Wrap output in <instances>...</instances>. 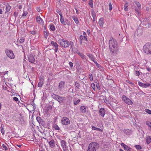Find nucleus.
<instances>
[{
    "instance_id": "8",
    "label": "nucleus",
    "mask_w": 151,
    "mask_h": 151,
    "mask_svg": "<svg viewBox=\"0 0 151 151\" xmlns=\"http://www.w3.org/2000/svg\"><path fill=\"white\" fill-rule=\"evenodd\" d=\"M52 97L58 101L59 103H61V101L64 100V98L60 97L58 95H52Z\"/></svg>"
},
{
    "instance_id": "33",
    "label": "nucleus",
    "mask_w": 151,
    "mask_h": 151,
    "mask_svg": "<svg viewBox=\"0 0 151 151\" xmlns=\"http://www.w3.org/2000/svg\"><path fill=\"white\" fill-rule=\"evenodd\" d=\"M75 85L76 87L77 88H79L80 87V85L79 83L77 82H75Z\"/></svg>"
},
{
    "instance_id": "16",
    "label": "nucleus",
    "mask_w": 151,
    "mask_h": 151,
    "mask_svg": "<svg viewBox=\"0 0 151 151\" xmlns=\"http://www.w3.org/2000/svg\"><path fill=\"white\" fill-rule=\"evenodd\" d=\"M79 38L80 40V42L81 44L82 42V40H84L86 41H87V38L86 37V36L85 35L83 36L82 35H81L79 37Z\"/></svg>"
},
{
    "instance_id": "15",
    "label": "nucleus",
    "mask_w": 151,
    "mask_h": 151,
    "mask_svg": "<svg viewBox=\"0 0 151 151\" xmlns=\"http://www.w3.org/2000/svg\"><path fill=\"white\" fill-rule=\"evenodd\" d=\"M36 20L37 22L41 24H43L44 23L43 20L40 16H37L36 17Z\"/></svg>"
},
{
    "instance_id": "46",
    "label": "nucleus",
    "mask_w": 151,
    "mask_h": 151,
    "mask_svg": "<svg viewBox=\"0 0 151 151\" xmlns=\"http://www.w3.org/2000/svg\"><path fill=\"white\" fill-rule=\"evenodd\" d=\"M146 124L147 125H148L149 127H150L151 126V122H150L148 121H147L146 122Z\"/></svg>"
},
{
    "instance_id": "29",
    "label": "nucleus",
    "mask_w": 151,
    "mask_h": 151,
    "mask_svg": "<svg viewBox=\"0 0 151 151\" xmlns=\"http://www.w3.org/2000/svg\"><path fill=\"white\" fill-rule=\"evenodd\" d=\"M39 124H41L42 126H43L44 127H46V125L45 124V121L43 120L42 119L41 121Z\"/></svg>"
},
{
    "instance_id": "22",
    "label": "nucleus",
    "mask_w": 151,
    "mask_h": 151,
    "mask_svg": "<svg viewBox=\"0 0 151 151\" xmlns=\"http://www.w3.org/2000/svg\"><path fill=\"white\" fill-rule=\"evenodd\" d=\"M92 129L93 130H94L98 131H99L100 132H102V130L101 129L96 127H95L94 126H92Z\"/></svg>"
},
{
    "instance_id": "17",
    "label": "nucleus",
    "mask_w": 151,
    "mask_h": 151,
    "mask_svg": "<svg viewBox=\"0 0 151 151\" xmlns=\"http://www.w3.org/2000/svg\"><path fill=\"white\" fill-rule=\"evenodd\" d=\"M72 18L74 20L75 23L77 24H79V22L77 17L73 15L72 16Z\"/></svg>"
},
{
    "instance_id": "10",
    "label": "nucleus",
    "mask_w": 151,
    "mask_h": 151,
    "mask_svg": "<svg viewBox=\"0 0 151 151\" xmlns=\"http://www.w3.org/2000/svg\"><path fill=\"white\" fill-rule=\"evenodd\" d=\"M121 145L124 148L125 150H127V151H132V149L131 148L124 143H122L121 144Z\"/></svg>"
},
{
    "instance_id": "36",
    "label": "nucleus",
    "mask_w": 151,
    "mask_h": 151,
    "mask_svg": "<svg viewBox=\"0 0 151 151\" xmlns=\"http://www.w3.org/2000/svg\"><path fill=\"white\" fill-rule=\"evenodd\" d=\"M56 12L60 16V17L61 16H62V12H61V11H60L59 10H56Z\"/></svg>"
},
{
    "instance_id": "57",
    "label": "nucleus",
    "mask_w": 151,
    "mask_h": 151,
    "mask_svg": "<svg viewBox=\"0 0 151 151\" xmlns=\"http://www.w3.org/2000/svg\"><path fill=\"white\" fill-rule=\"evenodd\" d=\"M47 108L48 109V110H49L50 109H52V106H48Z\"/></svg>"
},
{
    "instance_id": "44",
    "label": "nucleus",
    "mask_w": 151,
    "mask_h": 151,
    "mask_svg": "<svg viewBox=\"0 0 151 151\" xmlns=\"http://www.w3.org/2000/svg\"><path fill=\"white\" fill-rule=\"evenodd\" d=\"M28 14L27 12L24 11L23 13L22 14V16H26Z\"/></svg>"
},
{
    "instance_id": "23",
    "label": "nucleus",
    "mask_w": 151,
    "mask_h": 151,
    "mask_svg": "<svg viewBox=\"0 0 151 151\" xmlns=\"http://www.w3.org/2000/svg\"><path fill=\"white\" fill-rule=\"evenodd\" d=\"M88 5L91 8L93 7V0H89L88 2Z\"/></svg>"
},
{
    "instance_id": "7",
    "label": "nucleus",
    "mask_w": 151,
    "mask_h": 151,
    "mask_svg": "<svg viewBox=\"0 0 151 151\" xmlns=\"http://www.w3.org/2000/svg\"><path fill=\"white\" fill-rule=\"evenodd\" d=\"M61 122L63 124L65 125H68L70 122L69 119L66 117H63L61 120Z\"/></svg>"
},
{
    "instance_id": "55",
    "label": "nucleus",
    "mask_w": 151,
    "mask_h": 151,
    "mask_svg": "<svg viewBox=\"0 0 151 151\" xmlns=\"http://www.w3.org/2000/svg\"><path fill=\"white\" fill-rule=\"evenodd\" d=\"M69 65L70 66V67H72L73 66V64L71 62H69Z\"/></svg>"
},
{
    "instance_id": "26",
    "label": "nucleus",
    "mask_w": 151,
    "mask_h": 151,
    "mask_svg": "<svg viewBox=\"0 0 151 151\" xmlns=\"http://www.w3.org/2000/svg\"><path fill=\"white\" fill-rule=\"evenodd\" d=\"M80 108L82 113H85L86 111V109L84 106H81Z\"/></svg>"
},
{
    "instance_id": "49",
    "label": "nucleus",
    "mask_w": 151,
    "mask_h": 151,
    "mask_svg": "<svg viewBox=\"0 0 151 151\" xmlns=\"http://www.w3.org/2000/svg\"><path fill=\"white\" fill-rule=\"evenodd\" d=\"M30 33L33 35H35L36 34V32L34 31H30Z\"/></svg>"
},
{
    "instance_id": "34",
    "label": "nucleus",
    "mask_w": 151,
    "mask_h": 151,
    "mask_svg": "<svg viewBox=\"0 0 151 151\" xmlns=\"http://www.w3.org/2000/svg\"><path fill=\"white\" fill-rule=\"evenodd\" d=\"M138 150H140L142 149V147L140 145H135L134 146Z\"/></svg>"
},
{
    "instance_id": "14",
    "label": "nucleus",
    "mask_w": 151,
    "mask_h": 151,
    "mask_svg": "<svg viewBox=\"0 0 151 151\" xmlns=\"http://www.w3.org/2000/svg\"><path fill=\"white\" fill-rule=\"evenodd\" d=\"M105 112V110L104 108H101L99 110L100 115L102 117L104 116Z\"/></svg>"
},
{
    "instance_id": "43",
    "label": "nucleus",
    "mask_w": 151,
    "mask_h": 151,
    "mask_svg": "<svg viewBox=\"0 0 151 151\" xmlns=\"http://www.w3.org/2000/svg\"><path fill=\"white\" fill-rule=\"evenodd\" d=\"M2 147L5 150H8V148L6 147V146L4 145V144H3L2 145Z\"/></svg>"
},
{
    "instance_id": "19",
    "label": "nucleus",
    "mask_w": 151,
    "mask_h": 151,
    "mask_svg": "<svg viewBox=\"0 0 151 151\" xmlns=\"http://www.w3.org/2000/svg\"><path fill=\"white\" fill-rule=\"evenodd\" d=\"M49 144L50 146L52 148L54 147L55 146L54 140H50L49 142Z\"/></svg>"
},
{
    "instance_id": "58",
    "label": "nucleus",
    "mask_w": 151,
    "mask_h": 151,
    "mask_svg": "<svg viewBox=\"0 0 151 151\" xmlns=\"http://www.w3.org/2000/svg\"><path fill=\"white\" fill-rule=\"evenodd\" d=\"M96 66L98 68H100L101 67V65L98 64L97 65H96Z\"/></svg>"
},
{
    "instance_id": "11",
    "label": "nucleus",
    "mask_w": 151,
    "mask_h": 151,
    "mask_svg": "<svg viewBox=\"0 0 151 151\" xmlns=\"http://www.w3.org/2000/svg\"><path fill=\"white\" fill-rule=\"evenodd\" d=\"M28 59L29 61L31 63H34L35 62V58L32 55L30 54L28 55Z\"/></svg>"
},
{
    "instance_id": "53",
    "label": "nucleus",
    "mask_w": 151,
    "mask_h": 151,
    "mask_svg": "<svg viewBox=\"0 0 151 151\" xmlns=\"http://www.w3.org/2000/svg\"><path fill=\"white\" fill-rule=\"evenodd\" d=\"M53 46L55 47V48H58V45L56 42L54 45Z\"/></svg>"
},
{
    "instance_id": "39",
    "label": "nucleus",
    "mask_w": 151,
    "mask_h": 151,
    "mask_svg": "<svg viewBox=\"0 0 151 151\" xmlns=\"http://www.w3.org/2000/svg\"><path fill=\"white\" fill-rule=\"evenodd\" d=\"M36 119L37 120V122L39 123L41 121V120H42L41 119V118L40 117V116H37V117H36Z\"/></svg>"
},
{
    "instance_id": "45",
    "label": "nucleus",
    "mask_w": 151,
    "mask_h": 151,
    "mask_svg": "<svg viewBox=\"0 0 151 151\" xmlns=\"http://www.w3.org/2000/svg\"><path fill=\"white\" fill-rule=\"evenodd\" d=\"M109 9L110 11H111L112 10L113 7H112V5L111 3H109Z\"/></svg>"
},
{
    "instance_id": "4",
    "label": "nucleus",
    "mask_w": 151,
    "mask_h": 151,
    "mask_svg": "<svg viewBox=\"0 0 151 151\" xmlns=\"http://www.w3.org/2000/svg\"><path fill=\"white\" fill-rule=\"evenodd\" d=\"M58 43L60 46L64 48H66L69 46L70 43L68 40L64 39H59L58 40Z\"/></svg>"
},
{
    "instance_id": "60",
    "label": "nucleus",
    "mask_w": 151,
    "mask_h": 151,
    "mask_svg": "<svg viewBox=\"0 0 151 151\" xmlns=\"http://www.w3.org/2000/svg\"><path fill=\"white\" fill-rule=\"evenodd\" d=\"M146 69H147V70L148 71H149L151 70L150 68H149V67H147L146 68Z\"/></svg>"
},
{
    "instance_id": "2",
    "label": "nucleus",
    "mask_w": 151,
    "mask_h": 151,
    "mask_svg": "<svg viewBox=\"0 0 151 151\" xmlns=\"http://www.w3.org/2000/svg\"><path fill=\"white\" fill-rule=\"evenodd\" d=\"M99 147V145L96 142L91 143L89 145L87 151H96V149Z\"/></svg>"
},
{
    "instance_id": "13",
    "label": "nucleus",
    "mask_w": 151,
    "mask_h": 151,
    "mask_svg": "<svg viewBox=\"0 0 151 151\" xmlns=\"http://www.w3.org/2000/svg\"><path fill=\"white\" fill-rule=\"evenodd\" d=\"M65 82L64 81H60L58 85L59 89H61L63 88L65 86Z\"/></svg>"
},
{
    "instance_id": "47",
    "label": "nucleus",
    "mask_w": 151,
    "mask_h": 151,
    "mask_svg": "<svg viewBox=\"0 0 151 151\" xmlns=\"http://www.w3.org/2000/svg\"><path fill=\"white\" fill-rule=\"evenodd\" d=\"M1 132L2 134H4V130L3 127H1Z\"/></svg>"
},
{
    "instance_id": "54",
    "label": "nucleus",
    "mask_w": 151,
    "mask_h": 151,
    "mask_svg": "<svg viewBox=\"0 0 151 151\" xmlns=\"http://www.w3.org/2000/svg\"><path fill=\"white\" fill-rule=\"evenodd\" d=\"M24 41V40L23 39H21L19 40V42L20 43H22Z\"/></svg>"
},
{
    "instance_id": "1",
    "label": "nucleus",
    "mask_w": 151,
    "mask_h": 151,
    "mask_svg": "<svg viewBox=\"0 0 151 151\" xmlns=\"http://www.w3.org/2000/svg\"><path fill=\"white\" fill-rule=\"evenodd\" d=\"M109 45L111 54L113 55H116L119 52L116 41L112 38L109 40Z\"/></svg>"
},
{
    "instance_id": "37",
    "label": "nucleus",
    "mask_w": 151,
    "mask_h": 151,
    "mask_svg": "<svg viewBox=\"0 0 151 151\" xmlns=\"http://www.w3.org/2000/svg\"><path fill=\"white\" fill-rule=\"evenodd\" d=\"M10 9H11V6L9 5H8L6 7V11L7 12H9L10 10Z\"/></svg>"
},
{
    "instance_id": "3",
    "label": "nucleus",
    "mask_w": 151,
    "mask_h": 151,
    "mask_svg": "<svg viewBox=\"0 0 151 151\" xmlns=\"http://www.w3.org/2000/svg\"><path fill=\"white\" fill-rule=\"evenodd\" d=\"M143 50L146 54H151V43H147L145 44L143 46Z\"/></svg>"
},
{
    "instance_id": "28",
    "label": "nucleus",
    "mask_w": 151,
    "mask_h": 151,
    "mask_svg": "<svg viewBox=\"0 0 151 151\" xmlns=\"http://www.w3.org/2000/svg\"><path fill=\"white\" fill-rule=\"evenodd\" d=\"M135 4L137 6L138 9L140 10L141 9V5L138 2L135 1L134 2Z\"/></svg>"
},
{
    "instance_id": "61",
    "label": "nucleus",
    "mask_w": 151,
    "mask_h": 151,
    "mask_svg": "<svg viewBox=\"0 0 151 151\" xmlns=\"http://www.w3.org/2000/svg\"><path fill=\"white\" fill-rule=\"evenodd\" d=\"M56 43V42H55L53 41H52L51 42V44L52 45H54V44H55V43Z\"/></svg>"
},
{
    "instance_id": "62",
    "label": "nucleus",
    "mask_w": 151,
    "mask_h": 151,
    "mask_svg": "<svg viewBox=\"0 0 151 151\" xmlns=\"http://www.w3.org/2000/svg\"><path fill=\"white\" fill-rule=\"evenodd\" d=\"M58 50V48H55V52H57Z\"/></svg>"
},
{
    "instance_id": "59",
    "label": "nucleus",
    "mask_w": 151,
    "mask_h": 151,
    "mask_svg": "<svg viewBox=\"0 0 151 151\" xmlns=\"http://www.w3.org/2000/svg\"><path fill=\"white\" fill-rule=\"evenodd\" d=\"M75 9L76 11V13L77 14H78L79 13L78 11V10L76 8H75Z\"/></svg>"
},
{
    "instance_id": "20",
    "label": "nucleus",
    "mask_w": 151,
    "mask_h": 151,
    "mask_svg": "<svg viewBox=\"0 0 151 151\" xmlns=\"http://www.w3.org/2000/svg\"><path fill=\"white\" fill-rule=\"evenodd\" d=\"M77 53L81 57L82 59H86V56L82 53H81L80 52H77Z\"/></svg>"
},
{
    "instance_id": "25",
    "label": "nucleus",
    "mask_w": 151,
    "mask_h": 151,
    "mask_svg": "<svg viewBox=\"0 0 151 151\" xmlns=\"http://www.w3.org/2000/svg\"><path fill=\"white\" fill-rule=\"evenodd\" d=\"M146 141L147 144H149L151 142V138L150 136L147 137Z\"/></svg>"
},
{
    "instance_id": "42",
    "label": "nucleus",
    "mask_w": 151,
    "mask_h": 151,
    "mask_svg": "<svg viewBox=\"0 0 151 151\" xmlns=\"http://www.w3.org/2000/svg\"><path fill=\"white\" fill-rule=\"evenodd\" d=\"M80 101V100L78 99L77 100L76 102L74 101V104L76 105L78 104Z\"/></svg>"
},
{
    "instance_id": "40",
    "label": "nucleus",
    "mask_w": 151,
    "mask_h": 151,
    "mask_svg": "<svg viewBox=\"0 0 151 151\" xmlns=\"http://www.w3.org/2000/svg\"><path fill=\"white\" fill-rule=\"evenodd\" d=\"M89 78L91 81H92L93 80V78L92 75L91 74H89Z\"/></svg>"
},
{
    "instance_id": "52",
    "label": "nucleus",
    "mask_w": 151,
    "mask_h": 151,
    "mask_svg": "<svg viewBox=\"0 0 151 151\" xmlns=\"http://www.w3.org/2000/svg\"><path fill=\"white\" fill-rule=\"evenodd\" d=\"M13 99L14 100L16 101H18V98L17 97H14L13 98Z\"/></svg>"
},
{
    "instance_id": "51",
    "label": "nucleus",
    "mask_w": 151,
    "mask_h": 151,
    "mask_svg": "<svg viewBox=\"0 0 151 151\" xmlns=\"http://www.w3.org/2000/svg\"><path fill=\"white\" fill-rule=\"evenodd\" d=\"M44 37L47 38V32H44Z\"/></svg>"
},
{
    "instance_id": "12",
    "label": "nucleus",
    "mask_w": 151,
    "mask_h": 151,
    "mask_svg": "<svg viewBox=\"0 0 151 151\" xmlns=\"http://www.w3.org/2000/svg\"><path fill=\"white\" fill-rule=\"evenodd\" d=\"M138 84L139 86L144 88L150 86V84L148 83H144L140 82H139Z\"/></svg>"
},
{
    "instance_id": "35",
    "label": "nucleus",
    "mask_w": 151,
    "mask_h": 151,
    "mask_svg": "<svg viewBox=\"0 0 151 151\" xmlns=\"http://www.w3.org/2000/svg\"><path fill=\"white\" fill-rule=\"evenodd\" d=\"M43 83L42 82H39L38 84V86L39 87H41L42 86Z\"/></svg>"
},
{
    "instance_id": "18",
    "label": "nucleus",
    "mask_w": 151,
    "mask_h": 151,
    "mask_svg": "<svg viewBox=\"0 0 151 151\" xmlns=\"http://www.w3.org/2000/svg\"><path fill=\"white\" fill-rule=\"evenodd\" d=\"M104 19L103 18H100L99 21L98 23L100 27H103L104 22Z\"/></svg>"
},
{
    "instance_id": "27",
    "label": "nucleus",
    "mask_w": 151,
    "mask_h": 151,
    "mask_svg": "<svg viewBox=\"0 0 151 151\" xmlns=\"http://www.w3.org/2000/svg\"><path fill=\"white\" fill-rule=\"evenodd\" d=\"M61 23L63 25H65V20H64V17L62 16H61L60 19Z\"/></svg>"
},
{
    "instance_id": "38",
    "label": "nucleus",
    "mask_w": 151,
    "mask_h": 151,
    "mask_svg": "<svg viewBox=\"0 0 151 151\" xmlns=\"http://www.w3.org/2000/svg\"><path fill=\"white\" fill-rule=\"evenodd\" d=\"M54 128L55 130H59L60 129L59 127H58V125L56 124H55Z\"/></svg>"
},
{
    "instance_id": "6",
    "label": "nucleus",
    "mask_w": 151,
    "mask_h": 151,
    "mask_svg": "<svg viewBox=\"0 0 151 151\" xmlns=\"http://www.w3.org/2000/svg\"><path fill=\"white\" fill-rule=\"evenodd\" d=\"M122 100L126 103L128 105H132L133 102L132 101L125 95L122 96Z\"/></svg>"
},
{
    "instance_id": "30",
    "label": "nucleus",
    "mask_w": 151,
    "mask_h": 151,
    "mask_svg": "<svg viewBox=\"0 0 151 151\" xmlns=\"http://www.w3.org/2000/svg\"><path fill=\"white\" fill-rule=\"evenodd\" d=\"M89 57L91 59V60L92 61H94V60H95L92 54H89L88 55Z\"/></svg>"
},
{
    "instance_id": "63",
    "label": "nucleus",
    "mask_w": 151,
    "mask_h": 151,
    "mask_svg": "<svg viewBox=\"0 0 151 151\" xmlns=\"http://www.w3.org/2000/svg\"><path fill=\"white\" fill-rule=\"evenodd\" d=\"M94 63L96 65H97L98 63L96 61H95V60H94V61H93Z\"/></svg>"
},
{
    "instance_id": "32",
    "label": "nucleus",
    "mask_w": 151,
    "mask_h": 151,
    "mask_svg": "<svg viewBox=\"0 0 151 151\" xmlns=\"http://www.w3.org/2000/svg\"><path fill=\"white\" fill-rule=\"evenodd\" d=\"M65 25L66 24L68 25H70V22L67 19H65Z\"/></svg>"
},
{
    "instance_id": "5",
    "label": "nucleus",
    "mask_w": 151,
    "mask_h": 151,
    "mask_svg": "<svg viewBox=\"0 0 151 151\" xmlns=\"http://www.w3.org/2000/svg\"><path fill=\"white\" fill-rule=\"evenodd\" d=\"M7 56L10 59H14L15 58V55L12 50H7L5 52Z\"/></svg>"
},
{
    "instance_id": "31",
    "label": "nucleus",
    "mask_w": 151,
    "mask_h": 151,
    "mask_svg": "<svg viewBox=\"0 0 151 151\" xmlns=\"http://www.w3.org/2000/svg\"><path fill=\"white\" fill-rule=\"evenodd\" d=\"M128 5L127 3H126L124 5V11H128Z\"/></svg>"
},
{
    "instance_id": "9",
    "label": "nucleus",
    "mask_w": 151,
    "mask_h": 151,
    "mask_svg": "<svg viewBox=\"0 0 151 151\" xmlns=\"http://www.w3.org/2000/svg\"><path fill=\"white\" fill-rule=\"evenodd\" d=\"M61 144L63 150H66L67 149V147L66 145V142L64 140H62L61 141Z\"/></svg>"
},
{
    "instance_id": "64",
    "label": "nucleus",
    "mask_w": 151,
    "mask_h": 151,
    "mask_svg": "<svg viewBox=\"0 0 151 151\" xmlns=\"http://www.w3.org/2000/svg\"><path fill=\"white\" fill-rule=\"evenodd\" d=\"M37 11L38 12H39L40 10V9L39 7H37Z\"/></svg>"
},
{
    "instance_id": "48",
    "label": "nucleus",
    "mask_w": 151,
    "mask_h": 151,
    "mask_svg": "<svg viewBox=\"0 0 151 151\" xmlns=\"http://www.w3.org/2000/svg\"><path fill=\"white\" fill-rule=\"evenodd\" d=\"M91 86L92 88L94 90L95 88V84L94 83H92L91 84Z\"/></svg>"
},
{
    "instance_id": "50",
    "label": "nucleus",
    "mask_w": 151,
    "mask_h": 151,
    "mask_svg": "<svg viewBox=\"0 0 151 151\" xmlns=\"http://www.w3.org/2000/svg\"><path fill=\"white\" fill-rule=\"evenodd\" d=\"M96 87L98 89H99L100 88V85H99V83H97L96 85Z\"/></svg>"
},
{
    "instance_id": "24",
    "label": "nucleus",
    "mask_w": 151,
    "mask_h": 151,
    "mask_svg": "<svg viewBox=\"0 0 151 151\" xmlns=\"http://www.w3.org/2000/svg\"><path fill=\"white\" fill-rule=\"evenodd\" d=\"M91 14L93 18L96 17V14L94 9L91 10Z\"/></svg>"
},
{
    "instance_id": "56",
    "label": "nucleus",
    "mask_w": 151,
    "mask_h": 151,
    "mask_svg": "<svg viewBox=\"0 0 151 151\" xmlns=\"http://www.w3.org/2000/svg\"><path fill=\"white\" fill-rule=\"evenodd\" d=\"M136 75L137 76H138L140 74V73H139V71H136Z\"/></svg>"
},
{
    "instance_id": "21",
    "label": "nucleus",
    "mask_w": 151,
    "mask_h": 151,
    "mask_svg": "<svg viewBox=\"0 0 151 151\" xmlns=\"http://www.w3.org/2000/svg\"><path fill=\"white\" fill-rule=\"evenodd\" d=\"M50 30L53 31L55 30V28L54 25L52 24H50Z\"/></svg>"
},
{
    "instance_id": "41",
    "label": "nucleus",
    "mask_w": 151,
    "mask_h": 151,
    "mask_svg": "<svg viewBox=\"0 0 151 151\" xmlns=\"http://www.w3.org/2000/svg\"><path fill=\"white\" fill-rule=\"evenodd\" d=\"M146 112L148 114H151V110H150L148 109H145Z\"/></svg>"
}]
</instances>
